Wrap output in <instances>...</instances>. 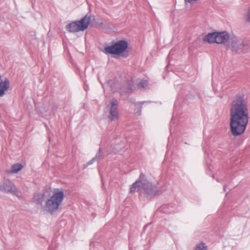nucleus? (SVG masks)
<instances>
[{"label": "nucleus", "instance_id": "obj_1", "mask_svg": "<svg viewBox=\"0 0 250 250\" xmlns=\"http://www.w3.org/2000/svg\"><path fill=\"white\" fill-rule=\"evenodd\" d=\"M230 129L236 137L245 132L249 122L248 102L244 94L236 95L230 104Z\"/></svg>", "mask_w": 250, "mask_h": 250}, {"label": "nucleus", "instance_id": "obj_2", "mask_svg": "<svg viewBox=\"0 0 250 250\" xmlns=\"http://www.w3.org/2000/svg\"><path fill=\"white\" fill-rule=\"evenodd\" d=\"M130 193H135L136 191H143L147 198H152L162 193L161 188L153 185L147 178L146 174L142 172L138 179L131 185L130 188Z\"/></svg>", "mask_w": 250, "mask_h": 250}, {"label": "nucleus", "instance_id": "obj_3", "mask_svg": "<svg viewBox=\"0 0 250 250\" xmlns=\"http://www.w3.org/2000/svg\"><path fill=\"white\" fill-rule=\"evenodd\" d=\"M64 196L63 191H54L53 195L46 200L45 205L43 207V210L53 214L59 209Z\"/></svg>", "mask_w": 250, "mask_h": 250}, {"label": "nucleus", "instance_id": "obj_4", "mask_svg": "<svg viewBox=\"0 0 250 250\" xmlns=\"http://www.w3.org/2000/svg\"><path fill=\"white\" fill-rule=\"evenodd\" d=\"M112 43V45H107L104 47L103 51L104 54L122 56L124 58L127 57V53H125L128 47L126 41L122 40Z\"/></svg>", "mask_w": 250, "mask_h": 250}, {"label": "nucleus", "instance_id": "obj_5", "mask_svg": "<svg viewBox=\"0 0 250 250\" xmlns=\"http://www.w3.org/2000/svg\"><path fill=\"white\" fill-rule=\"evenodd\" d=\"M0 191L16 196H18L20 193L15 185L9 180H6L1 184H0Z\"/></svg>", "mask_w": 250, "mask_h": 250}, {"label": "nucleus", "instance_id": "obj_6", "mask_svg": "<svg viewBox=\"0 0 250 250\" xmlns=\"http://www.w3.org/2000/svg\"><path fill=\"white\" fill-rule=\"evenodd\" d=\"M118 102L116 99H112L111 100V105L110 107L109 119L111 121L117 120L119 117V113L117 109Z\"/></svg>", "mask_w": 250, "mask_h": 250}, {"label": "nucleus", "instance_id": "obj_7", "mask_svg": "<svg viewBox=\"0 0 250 250\" xmlns=\"http://www.w3.org/2000/svg\"><path fill=\"white\" fill-rule=\"evenodd\" d=\"M91 16V13L88 12L81 20L76 21L81 31H83L88 28L90 23Z\"/></svg>", "mask_w": 250, "mask_h": 250}, {"label": "nucleus", "instance_id": "obj_8", "mask_svg": "<svg viewBox=\"0 0 250 250\" xmlns=\"http://www.w3.org/2000/svg\"><path fill=\"white\" fill-rule=\"evenodd\" d=\"M216 43L217 44H226L229 39V34L227 31H216Z\"/></svg>", "mask_w": 250, "mask_h": 250}, {"label": "nucleus", "instance_id": "obj_9", "mask_svg": "<svg viewBox=\"0 0 250 250\" xmlns=\"http://www.w3.org/2000/svg\"><path fill=\"white\" fill-rule=\"evenodd\" d=\"M1 75H0V97H3L5 92L10 88V83L9 79L5 77L3 80L1 79Z\"/></svg>", "mask_w": 250, "mask_h": 250}, {"label": "nucleus", "instance_id": "obj_10", "mask_svg": "<svg viewBox=\"0 0 250 250\" xmlns=\"http://www.w3.org/2000/svg\"><path fill=\"white\" fill-rule=\"evenodd\" d=\"M228 42H229V43L228 47L230 48L232 52L237 53L238 51H240L238 49L239 42H238V40L237 37L235 36H229V39Z\"/></svg>", "mask_w": 250, "mask_h": 250}, {"label": "nucleus", "instance_id": "obj_11", "mask_svg": "<svg viewBox=\"0 0 250 250\" xmlns=\"http://www.w3.org/2000/svg\"><path fill=\"white\" fill-rule=\"evenodd\" d=\"M65 29L70 33H76L81 31L76 21H72L66 25Z\"/></svg>", "mask_w": 250, "mask_h": 250}, {"label": "nucleus", "instance_id": "obj_12", "mask_svg": "<svg viewBox=\"0 0 250 250\" xmlns=\"http://www.w3.org/2000/svg\"><path fill=\"white\" fill-rule=\"evenodd\" d=\"M238 49L240 51H238L237 53H246L248 52L250 49V44L247 41L242 40L239 42V47Z\"/></svg>", "mask_w": 250, "mask_h": 250}, {"label": "nucleus", "instance_id": "obj_13", "mask_svg": "<svg viewBox=\"0 0 250 250\" xmlns=\"http://www.w3.org/2000/svg\"><path fill=\"white\" fill-rule=\"evenodd\" d=\"M216 32L208 33L204 37V41L208 43H216Z\"/></svg>", "mask_w": 250, "mask_h": 250}, {"label": "nucleus", "instance_id": "obj_14", "mask_svg": "<svg viewBox=\"0 0 250 250\" xmlns=\"http://www.w3.org/2000/svg\"><path fill=\"white\" fill-rule=\"evenodd\" d=\"M45 196L44 193H38L37 195V198L35 199V202L37 204H42L44 201Z\"/></svg>", "mask_w": 250, "mask_h": 250}, {"label": "nucleus", "instance_id": "obj_15", "mask_svg": "<svg viewBox=\"0 0 250 250\" xmlns=\"http://www.w3.org/2000/svg\"><path fill=\"white\" fill-rule=\"evenodd\" d=\"M23 167V166L21 164H16L13 165L11 167V171L13 173H17L18 172L20 171Z\"/></svg>", "mask_w": 250, "mask_h": 250}, {"label": "nucleus", "instance_id": "obj_16", "mask_svg": "<svg viewBox=\"0 0 250 250\" xmlns=\"http://www.w3.org/2000/svg\"><path fill=\"white\" fill-rule=\"evenodd\" d=\"M193 250H208V247L205 243L200 242L195 245Z\"/></svg>", "mask_w": 250, "mask_h": 250}, {"label": "nucleus", "instance_id": "obj_17", "mask_svg": "<svg viewBox=\"0 0 250 250\" xmlns=\"http://www.w3.org/2000/svg\"><path fill=\"white\" fill-rule=\"evenodd\" d=\"M104 157V155L103 153H102V150L101 148H99L98 151L97 152L94 158L96 160V161H100L101 160H103Z\"/></svg>", "mask_w": 250, "mask_h": 250}, {"label": "nucleus", "instance_id": "obj_18", "mask_svg": "<svg viewBox=\"0 0 250 250\" xmlns=\"http://www.w3.org/2000/svg\"><path fill=\"white\" fill-rule=\"evenodd\" d=\"M148 85V82L145 80H141L138 84L137 87L139 89L145 88Z\"/></svg>", "mask_w": 250, "mask_h": 250}, {"label": "nucleus", "instance_id": "obj_19", "mask_svg": "<svg viewBox=\"0 0 250 250\" xmlns=\"http://www.w3.org/2000/svg\"><path fill=\"white\" fill-rule=\"evenodd\" d=\"M151 225L150 223L147 224L146 225H145L144 227L143 233H146L147 234H149L151 232Z\"/></svg>", "mask_w": 250, "mask_h": 250}, {"label": "nucleus", "instance_id": "obj_20", "mask_svg": "<svg viewBox=\"0 0 250 250\" xmlns=\"http://www.w3.org/2000/svg\"><path fill=\"white\" fill-rule=\"evenodd\" d=\"M121 90L125 93H131L133 91V89L131 86L125 87L124 86H123L121 88Z\"/></svg>", "mask_w": 250, "mask_h": 250}, {"label": "nucleus", "instance_id": "obj_21", "mask_svg": "<svg viewBox=\"0 0 250 250\" xmlns=\"http://www.w3.org/2000/svg\"><path fill=\"white\" fill-rule=\"evenodd\" d=\"M142 105H136V107L135 109V113L137 115H140L141 114L142 112Z\"/></svg>", "mask_w": 250, "mask_h": 250}, {"label": "nucleus", "instance_id": "obj_22", "mask_svg": "<svg viewBox=\"0 0 250 250\" xmlns=\"http://www.w3.org/2000/svg\"><path fill=\"white\" fill-rule=\"evenodd\" d=\"M140 237L142 238V239L145 238V241H146L147 242V244L150 242V237L148 235H140Z\"/></svg>", "mask_w": 250, "mask_h": 250}, {"label": "nucleus", "instance_id": "obj_23", "mask_svg": "<svg viewBox=\"0 0 250 250\" xmlns=\"http://www.w3.org/2000/svg\"><path fill=\"white\" fill-rule=\"evenodd\" d=\"M38 236H39V238L40 239H41L42 242H47L48 240V238H47L45 237L42 236L41 235H38Z\"/></svg>", "mask_w": 250, "mask_h": 250}, {"label": "nucleus", "instance_id": "obj_24", "mask_svg": "<svg viewBox=\"0 0 250 250\" xmlns=\"http://www.w3.org/2000/svg\"><path fill=\"white\" fill-rule=\"evenodd\" d=\"M247 21L248 22H250V6L247 14Z\"/></svg>", "mask_w": 250, "mask_h": 250}, {"label": "nucleus", "instance_id": "obj_25", "mask_svg": "<svg viewBox=\"0 0 250 250\" xmlns=\"http://www.w3.org/2000/svg\"><path fill=\"white\" fill-rule=\"evenodd\" d=\"M95 161H96L93 157L92 159H91L90 161H89L87 163L86 167L88 165H90L94 163V162H95Z\"/></svg>", "mask_w": 250, "mask_h": 250}, {"label": "nucleus", "instance_id": "obj_26", "mask_svg": "<svg viewBox=\"0 0 250 250\" xmlns=\"http://www.w3.org/2000/svg\"><path fill=\"white\" fill-rule=\"evenodd\" d=\"M133 235H128V241H129V247H130L131 244L132 242V240L133 239L132 236Z\"/></svg>", "mask_w": 250, "mask_h": 250}, {"label": "nucleus", "instance_id": "obj_27", "mask_svg": "<svg viewBox=\"0 0 250 250\" xmlns=\"http://www.w3.org/2000/svg\"><path fill=\"white\" fill-rule=\"evenodd\" d=\"M143 244L144 245V247H145V249H144V250H146V248L149 247V244H144V243H143Z\"/></svg>", "mask_w": 250, "mask_h": 250}, {"label": "nucleus", "instance_id": "obj_28", "mask_svg": "<svg viewBox=\"0 0 250 250\" xmlns=\"http://www.w3.org/2000/svg\"><path fill=\"white\" fill-rule=\"evenodd\" d=\"M53 108L54 110H56L58 108V105L57 104H55L53 105Z\"/></svg>", "mask_w": 250, "mask_h": 250}, {"label": "nucleus", "instance_id": "obj_29", "mask_svg": "<svg viewBox=\"0 0 250 250\" xmlns=\"http://www.w3.org/2000/svg\"><path fill=\"white\" fill-rule=\"evenodd\" d=\"M48 250H54L53 248V245H52L51 246H50L48 248Z\"/></svg>", "mask_w": 250, "mask_h": 250}, {"label": "nucleus", "instance_id": "obj_30", "mask_svg": "<svg viewBox=\"0 0 250 250\" xmlns=\"http://www.w3.org/2000/svg\"><path fill=\"white\" fill-rule=\"evenodd\" d=\"M223 189H224V191H226V186L225 185L224 186Z\"/></svg>", "mask_w": 250, "mask_h": 250}, {"label": "nucleus", "instance_id": "obj_31", "mask_svg": "<svg viewBox=\"0 0 250 250\" xmlns=\"http://www.w3.org/2000/svg\"><path fill=\"white\" fill-rule=\"evenodd\" d=\"M57 238V237H55L53 239V241H55L56 239Z\"/></svg>", "mask_w": 250, "mask_h": 250}, {"label": "nucleus", "instance_id": "obj_32", "mask_svg": "<svg viewBox=\"0 0 250 250\" xmlns=\"http://www.w3.org/2000/svg\"><path fill=\"white\" fill-rule=\"evenodd\" d=\"M64 236H68V235H62V236H63V239H64Z\"/></svg>", "mask_w": 250, "mask_h": 250}]
</instances>
